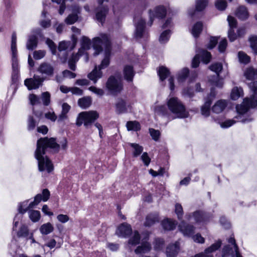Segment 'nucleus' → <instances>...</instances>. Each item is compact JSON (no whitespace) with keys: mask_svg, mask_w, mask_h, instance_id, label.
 I'll list each match as a JSON object with an SVG mask.
<instances>
[{"mask_svg":"<svg viewBox=\"0 0 257 257\" xmlns=\"http://www.w3.org/2000/svg\"><path fill=\"white\" fill-rule=\"evenodd\" d=\"M62 149L65 150L67 147L66 139H63L60 143ZM60 145H58L54 138H41L37 141V149L35 152V158L38 162V167L40 171H47L48 173L53 170V166L47 157L45 155L48 148L53 149L54 151H59Z\"/></svg>","mask_w":257,"mask_h":257,"instance_id":"1","label":"nucleus"},{"mask_svg":"<svg viewBox=\"0 0 257 257\" xmlns=\"http://www.w3.org/2000/svg\"><path fill=\"white\" fill-rule=\"evenodd\" d=\"M250 87L253 92L252 95L249 98H244L241 104L236 106L237 116H235L234 119H228L222 122L220 124L221 127L228 128L232 126L237 121L247 123L252 120L251 117L245 118L243 115L249 108L257 107V81L250 83Z\"/></svg>","mask_w":257,"mask_h":257,"instance_id":"2","label":"nucleus"},{"mask_svg":"<svg viewBox=\"0 0 257 257\" xmlns=\"http://www.w3.org/2000/svg\"><path fill=\"white\" fill-rule=\"evenodd\" d=\"M168 109L176 117L185 118L188 116V112L186 110L185 105L176 97L169 96L167 100Z\"/></svg>","mask_w":257,"mask_h":257,"instance_id":"3","label":"nucleus"},{"mask_svg":"<svg viewBox=\"0 0 257 257\" xmlns=\"http://www.w3.org/2000/svg\"><path fill=\"white\" fill-rule=\"evenodd\" d=\"M209 68L216 74V75L209 77V81L213 86L222 88L224 84L223 78L220 77V74L223 70L222 63L220 62L213 63L209 66Z\"/></svg>","mask_w":257,"mask_h":257,"instance_id":"4","label":"nucleus"},{"mask_svg":"<svg viewBox=\"0 0 257 257\" xmlns=\"http://www.w3.org/2000/svg\"><path fill=\"white\" fill-rule=\"evenodd\" d=\"M99 114L96 111H88L80 112L76 119V124L78 126H81L83 123L87 127L93 122L98 118Z\"/></svg>","mask_w":257,"mask_h":257,"instance_id":"5","label":"nucleus"},{"mask_svg":"<svg viewBox=\"0 0 257 257\" xmlns=\"http://www.w3.org/2000/svg\"><path fill=\"white\" fill-rule=\"evenodd\" d=\"M92 46L95 50V54L97 55L102 50L104 46L109 52L110 41L109 37L105 34H101L99 36L92 39Z\"/></svg>","mask_w":257,"mask_h":257,"instance_id":"6","label":"nucleus"},{"mask_svg":"<svg viewBox=\"0 0 257 257\" xmlns=\"http://www.w3.org/2000/svg\"><path fill=\"white\" fill-rule=\"evenodd\" d=\"M90 40L85 37L83 36L81 40V48L79 49L78 52L77 54L73 55L71 58L69 60V68L72 70H75V63L78 61L79 57L84 54V51L89 50L91 47Z\"/></svg>","mask_w":257,"mask_h":257,"instance_id":"7","label":"nucleus"},{"mask_svg":"<svg viewBox=\"0 0 257 257\" xmlns=\"http://www.w3.org/2000/svg\"><path fill=\"white\" fill-rule=\"evenodd\" d=\"M109 64V56L106 55L102 60L101 64L98 66H95L94 69L88 74V78L93 81L94 83L97 80L102 77V73L101 70L107 67Z\"/></svg>","mask_w":257,"mask_h":257,"instance_id":"8","label":"nucleus"},{"mask_svg":"<svg viewBox=\"0 0 257 257\" xmlns=\"http://www.w3.org/2000/svg\"><path fill=\"white\" fill-rule=\"evenodd\" d=\"M11 51L12 55V68L14 76H16L19 72V62L17 58V35L13 33L12 36Z\"/></svg>","mask_w":257,"mask_h":257,"instance_id":"9","label":"nucleus"},{"mask_svg":"<svg viewBox=\"0 0 257 257\" xmlns=\"http://www.w3.org/2000/svg\"><path fill=\"white\" fill-rule=\"evenodd\" d=\"M106 88L111 94H116L120 92L122 89L120 79L110 76L106 83Z\"/></svg>","mask_w":257,"mask_h":257,"instance_id":"10","label":"nucleus"},{"mask_svg":"<svg viewBox=\"0 0 257 257\" xmlns=\"http://www.w3.org/2000/svg\"><path fill=\"white\" fill-rule=\"evenodd\" d=\"M28 200L25 201L21 203L19 206V213L16 214L14 219L12 233L14 234L15 232L17 230L18 228H20L22 224V219L23 217V214L25 213L28 209Z\"/></svg>","mask_w":257,"mask_h":257,"instance_id":"11","label":"nucleus"},{"mask_svg":"<svg viewBox=\"0 0 257 257\" xmlns=\"http://www.w3.org/2000/svg\"><path fill=\"white\" fill-rule=\"evenodd\" d=\"M200 58H201V60L204 63L207 64L210 61L211 55L210 53L204 50H201L197 52V54L195 56L192 60V67L196 68L199 66Z\"/></svg>","mask_w":257,"mask_h":257,"instance_id":"12","label":"nucleus"},{"mask_svg":"<svg viewBox=\"0 0 257 257\" xmlns=\"http://www.w3.org/2000/svg\"><path fill=\"white\" fill-rule=\"evenodd\" d=\"M186 218L189 221L194 222L198 225H204L208 220L207 215L200 211L194 212L192 215L187 214Z\"/></svg>","mask_w":257,"mask_h":257,"instance_id":"13","label":"nucleus"},{"mask_svg":"<svg viewBox=\"0 0 257 257\" xmlns=\"http://www.w3.org/2000/svg\"><path fill=\"white\" fill-rule=\"evenodd\" d=\"M170 10V8L168 6H165L163 5H160L157 6L154 8L153 11L150 10L149 12V16L151 24L152 25L153 19L155 17L159 18H163Z\"/></svg>","mask_w":257,"mask_h":257,"instance_id":"14","label":"nucleus"},{"mask_svg":"<svg viewBox=\"0 0 257 257\" xmlns=\"http://www.w3.org/2000/svg\"><path fill=\"white\" fill-rule=\"evenodd\" d=\"M44 79L39 76L34 75L33 78L26 79L25 80V85L29 90L35 89L42 85Z\"/></svg>","mask_w":257,"mask_h":257,"instance_id":"15","label":"nucleus"},{"mask_svg":"<svg viewBox=\"0 0 257 257\" xmlns=\"http://www.w3.org/2000/svg\"><path fill=\"white\" fill-rule=\"evenodd\" d=\"M50 192L47 189H45L43 190L42 194H37L33 202L29 203L27 207L29 208H33L35 206L38 205L41 201L44 202L47 201L50 197Z\"/></svg>","mask_w":257,"mask_h":257,"instance_id":"16","label":"nucleus"},{"mask_svg":"<svg viewBox=\"0 0 257 257\" xmlns=\"http://www.w3.org/2000/svg\"><path fill=\"white\" fill-rule=\"evenodd\" d=\"M215 95V93L212 90L204 104L202 106L201 108V112L202 115L204 117H207L210 115V105L212 100L214 98Z\"/></svg>","mask_w":257,"mask_h":257,"instance_id":"17","label":"nucleus"},{"mask_svg":"<svg viewBox=\"0 0 257 257\" xmlns=\"http://www.w3.org/2000/svg\"><path fill=\"white\" fill-rule=\"evenodd\" d=\"M227 21L230 28L228 30V36L230 41L232 42L236 40L237 37H239L237 34L236 35L234 33V29L237 26V21L233 17L228 16L227 17Z\"/></svg>","mask_w":257,"mask_h":257,"instance_id":"18","label":"nucleus"},{"mask_svg":"<svg viewBox=\"0 0 257 257\" xmlns=\"http://www.w3.org/2000/svg\"><path fill=\"white\" fill-rule=\"evenodd\" d=\"M148 237H145L141 240V244L135 250L136 254L146 253L149 252L151 249V245L148 242Z\"/></svg>","mask_w":257,"mask_h":257,"instance_id":"19","label":"nucleus"},{"mask_svg":"<svg viewBox=\"0 0 257 257\" xmlns=\"http://www.w3.org/2000/svg\"><path fill=\"white\" fill-rule=\"evenodd\" d=\"M134 21L136 23L135 37L138 39L141 38L144 33L145 22L142 18L138 17H135Z\"/></svg>","mask_w":257,"mask_h":257,"instance_id":"20","label":"nucleus"},{"mask_svg":"<svg viewBox=\"0 0 257 257\" xmlns=\"http://www.w3.org/2000/svg\"><path fill=\"white\" fill-rule=\"evenodd\" d=\"M132 232L131 226L130 224L123 223L117 227L116 234L119 237H126Z\"/></svg>","mask_w":257,"mask_h":257,"instance_id":"21","label":"nucleus"},{"mask_svg":"<svg viewBox=\"0 0 257 257\" xmlns=\"http://www.w3.org/2000/svg\"><path fill=\"white\" fill-rule=\"evenodd\" d=\"M180 249L179 242L176 241L167 247L166 253L167 257H176Z\"/></svg>","mask_w":257,"mask_h":257,"instance_id":"22","label":"nucleus"},{"mask_svg":"<svg viewBox=\"0 0 257 257\" xmlns=\"http://www.w3.org/2000/svg\"><path fill=\"white\" fill-rule=\"evenodd\" d=\"M72 11V13L69 15L65 20V22L68 25H72L77 21V14L80 13V8L78 6H75L73 7Z\"/></svg>","mask_w":257,"mask_h":257,"instance_id":"23","label":"nucleus"},{"mask_svg":"<svg viewBox=\"0 0 257 257\" xmlns=\"http://www.w3.org/2000/svg\"><path fill=\"white\" fill-rule=\"evenodd\" d=\"M179 228L184 236H190L194 232V227L192 225L187 224L184 221H182L179 224Z\"/></svg>","mask_w":257,"mask_h":257,"instance_id":"24","label":"nucleus"},{"mask_svg":"<svg viewBox=\"0 0 257 257\" xmlns=\"http://www.w3.org/2000/svg\"><path fill=\"white\" fill-rule=\"evenodd\" d=\"M154 113L156 115H162L164 116H169V113L168 109L165 105H160L156 102L152 107Z\"/></svg>","mask_w":257,"mask_h":257,"instance_id":"25","label":"nucleus"},{"mask_svg":"<svg viewBox=\"0 0 257 257\" xmlns=\"http://www.w3.org/2000/svg\"><path fill=\"white\" fill-rule=\"evenodd\" d=\"M38 70L42 74L50 76L53 74L54 68L51 64L43 63L40 65Z\"/></svg>","mask_w":257,"mask_h":257,"instance_id":"26","label":"nucleus"},{"mask_svg":"<svg viewBox=\"0 0 257 257\" xmlns=\"http://www.w3.org/2000/svg\"><path fill=\"white\" fill-rule=\"evenodd\" d=\"M221 241L218 240L209 247L206 248L204 252H202L205 257H213L212 253L217 250L220 247Z\"/></svg>","mask_w":257,"mask_h":257,"instance_id":"27","label":"nucleus"},{"mask_svg":"<svg viewBox=\"0 0 257 257\" xmlns=\"http://www.w3.org/2000/svg\"><path fill=\"white\" fill-rule=\"evenodd\" d=\"M235 15L239 19L245 20L248 18L249 13L246 7L240 6L237 9Z\"/></svg>","mask_w":257,"mask_h":257,"instance_id":"28","label":"nucleus"},{"mask_svg":"<svg viewBox=\"0 0 257 257\" xmlns=\"http://www.w3.org/2000/svg\"><path fill=\"white\" fill-rule=\"evenodd\" d=\"M227 103L225 100H218L212 106V111L215 113H219L223 111Z\"/></svg>","mask_w":257,"mask_h":257,"instance_id":"29","label":"nucleus"},{"mask_svg":"<svg viewBox=\"0 0 257 257\" xmlns=\"http://www.w3.org/2000/svg\"><path fill=\"white\" fill-rule=\"evenodd\" d=\"M30 233L28 226L24 224L21 225L19 230L15 231L14 234L16 233L19 237H23L27 238Z\"/></svg>","mask_w":257,"mask_h":257,"instance_id":"30","label":"nucleus"},{"mask_svg":"<svg viewBox=\"0 0 257 257\" xmlns=\"http://www.w3.org/2000/svg\"><path fill=\"white\" fill-rule=\"evenodd\" d=\"M123 74L125 79L127 81H132L135 72L133 68L131 65L125 66L123 69Z\"/></svg>","mask_w":257,"mask_h":257,"instance_id":"31","label":"nucleus"},{"mask_svg":"<svg viewBox=\"0 0 257 257\" xmlns=\"http://www.w3.org/2000/svg\"><path fill=\"white\" fill-rule=\"evenodd\" d=\"M203 28V24L200 22H197L193 25L191 32L193 37L196 38L198 37L201 32H202Z\"/></svg>","mask_w":257,"mask_h":257,"instance_id":"32","label":"nucleus"},{"mask_svg":"<svg viewBox=\"0 0 257 257\" xmlns=\"http://www.w3.org/2000/svg\"><path fill=\"white\" fill-rule=\"evenodd\" d=\"M38 44V39L34 35L30 36L27 41L26 47L29 50H32L36 48Z\"/></svg>","mask_w":257,"mask_h":257,"instance_id":"33","label":"nucleus"},{"mask_svg":"<svg viewBox=\"0 0 257 257\" xmlns=\"http://www.w3.org/2000/svg\"><path fill=\"white\" fill-rule=\"evenodd\" d=\"M62 110L61 113L58 117V121H62L67 118V114L70 109L71 106L66 103H64L62 104Z\"/></svg>","mask_w":257,"mask_h":257,"instance_id":"34","label":"nucleus"},{"mask_svg":"<svg viewBox=\"0 0 257 257\" xmlns=\"http://www.w3.org/2000/svg\"><path fill=\"white\" fill-rule=\"evenodd\" d=\"M162 225L165 230H171L175 228L176 223L172 220L166 219L162 221Z\"/></svg>","mask_w":257,"mask_h":257,"instance_id":"35","label":"nucleus"},{"mask_svg":"<svg viewBox=\"0 0 257 257\" xmlns=\"http://www.w3.org/2000/svg\"><path fill=\"white\" fill-rule=\"evenodd\" d=\"M243 95V90L241 88L235 87L231 92L230 97L232 100H236Z\"/></svg>","mask_w":257,"mask_h":257,"instance_id":"36","label":"nucleus"},{"mask_svg":"<svg viewBox=\"0 0 257 257\" xmlns=\"http://www.w3.org/2000/svg\"><path fill=\"white\" fill-rule=\"evenodd\" d=\"M54 228L50 223L43 224L40 228V231L42 234H48L53 231Z\"/></svg>","mask_w":257,"mask_h":257,"instance_id":"37","label":"nucleus"},{"mask_svg":"<svg viewBox=\"0 0 257 257\" xmlns=\"http://www.w3.org/2000/svg\"><path fill=\"white\" fill-rule=\"evenodd\" d=\"M78 105L82 108H86L89 107L91 103V99L89 97H84L80 98L78 101Z\"/></svg>","mask_w":257,"mask_h":257,"instance_id":"38","label":"nucleus"},{"mask_svg":"<svg viewBox=\"0 0 257 257\" xmlns=\"http://www.w3.org/2000/svg\"><path fill=\"white\" fill-rule=\"evenodd\" d=\"M107 12V9L103 8L100 11H98L96 14V18L97 20L102 24L104 21Z\"/></svg>","mask_w":257,"mask_h":257,"instance_id":"39","label":"nucleus"},{"mask_svg":"<svg viewBox=\"0 0 257 257\" xmlns=\"http://www.w3.org/2000/svg\"><path fill=\"white\" fill-rule=\"evenodd\" d=\"M157 221H158V216L157 214H150L146 217L145 225L150 226Z\"/></svg>","mask_w":257,"mask_h":257,"instance_id":"40","label":"nucleus"},{"mask_svg":"<svg viewBox=\"0 0 257 257\" xmlns=\"http://www.w3.org/2000/svg\"><path fill=\"white\" fill-rule=\"evenodd\" d=\"M141 237L139 232L135 231L128 240V244L136 245L140 242Z\"/></svg>","mask_w":257,"mask_h":257,"instance_id":"41","label":"nucleus"},{"mask_svg":"<svg viewBox=\"0 0 257 257\" xmlns=\"http://www.w3.org/2000/svg\"><path fill=\"white\" fill-rule=\"evenodd\" d=\"M158 74L161 81L164 80L169 74V70L165 67L161 66L158 70Z\"/></svg>","mask_w":257,"mask_h":257,"instance_id":"42","label":"nucleus"},{"mask_svg":"<svg viewBox=\"0 0 257 257\" xmlns=\"http://www.w3.org/2000/svg\"><path fill=\"white\" fill-rule=\"evenodd\" d=\"M28 214L30 219L34 222L38 221L40 219V212L38 210H30Z\"/></svg>","mask_w":257,"mask_h":257,"instance_id":"43","label":"nucleus"},{"mask_svg":"<svg viewBox=\"0 0 257 257\" xmlns=\"http://www.w3.org/2000/svg\"><path fill=\"white\" fill-rule=\"evenodd\" d=\"M128 131H138L140 129V124L137 121H130L126 124Z\"/></svg>","mask_w":257,"mask_h":257,"instance_id":"44","label":"nucleus"},{"mask_svg":"<svg viewBox=\"0 0 257 257\" xmlns=\"http://www.w3.org/2000/svg\"><path fill=\"white\" fill-rule=\"evenodd\" d=\"M245 75L248 79H254L257 77V71L252 68H249L246 70Z\"/></svg>","mask_w":257,"mask_h":257,"instance_id":"45","label":"nucleus"},{"mask_svg":"<svg viewBox=\"0 0 257 257\" xmlns=\"http://www.w3.org/2000/svg\"><path fill=\"white\" fill-rule=\"evenodd\" d=\"M171 31L169 30L164 31L160 35L159 41L161 43H165L169 39Z\"/></svg>","mask_w":257,"mask_h":257,"instance_id":"46","label":"nucleus"},{"mask_svg":"<svg viewBox=\"0 0 257 257\" xmlns=\"http://www.w3.org/2000/svg\"><path fill=\"white\" fill-rule=\"evenodd\" d=\"M208 0H196V10L197 11H203L207 6Z\"/></svg>","mask_w":257,"mask_h":257,"instance_id":"47","label":"nucleus"},{"mask_svg":"<svg viewBox=\"0 0 257 257\" xmlns=\"http://www.w3.org/2000/svg\"><path fill=\"white\" fill-rule=\"evenodd\" d=\"M29 100L30 101V103L33 106L41 103L40 98L34 94L29 95Z\"/></svg>","mask_w":257,"mask_h":257,"instance_id":"48","label":"nucleus"},{"mask_svg":"<svg viewBox=\"0 0 257 257\" xmlns=\"http://www.w3.org/2000/svg\"><path fill=\"white\" fill-rule=\"evenodd\" d=\"M50 93L47 91L42 93L41 99L44 105L48 106L50 103Z\"/></svg>","mask_w":257,"mask_h":257,"instance_id":"49","label":"nucleus"},{"mask_svg":"<svg viewBox=\"0 0 257 257\" xmlns=\"http://www.w3.org/2000/svg\"><path fill=\"white\" fill-rule=\"evenodd\" d=\"M38 122L34 119L33 116H30L28 120V129L29 131L33 130L38 124Z\"/></svg>","mask_w":257,"mask_h":257,"instance_id":"50","label":"nucleus"},{"mask_svg":"<svg viewBox=\"0 0 257 257\" xmlns=\"http://www.w3.org/2000/svg\"><path fill=\"white\" fill-rule=\"evenodd\" d=\"M131 146L134 149L133 151L134 156L137 157L142 153L143 148L142 146H140L137 144H131Z\"/></svg>","mask_w":257,"mask_h":257,"instance_id":"51","label":"nucleus"},{"mask_svg":"<svg viewBox=\"0 0 257 257\" xmlns=\"http://www.w3.org/2000/svg\"><path fill=\"white\" fill-rule=\"evenodd\" d=\"M126 109V103L125 101L121 100L116 104V109L119 112H124Z\"/></svg>","mask_w":257,"mask_h":257,"instance_id":"52","label":"nucleus"},{"mask_svg":"<svg viewBox=\"0 0 257 257\" xmlns=\"http://www.w3.org/2000/svg\"><path fill=\"white\" fill-rule=\"evenodd\" d=\"M189 73V69L188 68H183L178 74V81L183 82L187 77Z\"/></svg>","mask_w":257,"mask_h":257,"instance_id":"53","label":"nucleus"},{"mask_svg":"<svg viewBox=\"0 0 257 257\" xmlns=\"http://www.w3.org/2000/svg\"><path fill=\"white\" fill-rule=\"evenodd\" d=\"M238 56L239 60L241 63L246 64L249 62V57L243 52H239Z\"/></svg>","mask_w":257,"mask_h":257,"instance_id":"54","label":"nucleus"},{"mask_svg":"<svg viewBox=\"0 0 257 257\" xmlns=\"http://www.w3.org/2000/svg\"><path fill=\"white\" fill-rule=\"evenodd\" d=\"M250 47L253 51L257 54V36H252L249 38Z\"/></svg>","mask_w":257,"mask_h":257,"instance_id":"55","label":"nucleus"},{"mask_svg":"<svg viewBox=\"0 0 257 257\" xmlns=\"http://www.w3.org/2000/svg\"><path fill=\"white\" fill-rule=\"evenodd\" d=\"M228 242L233 246L234 251L235 252L236 257H242L238 251V248L235 243V240L234 237H230L228 240Z\"/></svg>","mask_w":257,"mask_h":257,"instance_id":"56","label":"nucleus"},{"mask_svg":"<svg viewBox=\"0 0 257 257\" xmlns=\"http://www.w3.org/2000/svg\"><path fill=\"white\" fill-rule=\"evenodd\" d=\"M46 54V52L44 50H38L35 51L33 53V57L36 60H39L43 58Z\"/></svg>","mask_w":257,"mask_h":257,"instance_id":"57","label":"nucleus"},{"mask_svg":"<svg viewBox=\"0 0 257 257\" xmlns=\"http://www.w3.org/2000/svg\"><path fill=\"white\" fill-rule=\"evenodd\" d=\"M149 132H150L151 137H152V139L154 140L157 141L159 140L160 135H161L159 131L156 130L153 128H150L149 130Z\"/></svg>","mask_w":257,"mask_h":257,"instance_id":"58","label":"nucleus"},{"mask_svg":"<svg viewBox=\"0 0 257 257\" xmlns=\"http://www.w3.org/2000/svg\"><path fill=\"white\" fill-rule=\"evenodd\" d=\"M226 6V2L225 0H217L215 3L216 8L219 10H224Z\"/></svg>","mask_w":257,"mask_h":257,"instance_id":"59","label":"nucleus"},{"mask_svg":"<svg viewBox=\"0 0 257 257\" xmlns=\"http://www.w3.org/2000/svg\"><path fill=\"white\" fill-rule=\"evenodd\" d=\"M47 45L50 48L53 54H56V46L54 43L50 39H47L46 42Z\"/></svg>","mask_w":257,"mask_h":257,"instance_id":"60","label":"nucleus"},{"mask_svg":"<svg viewBox=\"0 0 257 257\" xmlns=\"http://www.w3.org/2000/svg\"><path fill=\"white\" fill-rule=\"evenodd\" d=\"M45 116L47 119L55 121L57 119V116L53 111H49L45 113Z\"/></svg>","mask_w":257,"mask_h":257,"instance_id":"61","label":"nucleus"},{"mask_svg":"<svg viewBox=\"0 0 257 257\" xmlns=\"http://www.w3.org/2000/svg\"><path fill=\"white\" fill-rule=\"evenodd\" d=\"M70 45H71V44L70 42L62 41L59 43L58 50L60 51L65 50L68 48Z\"/></svg>","mask_w":257,"mask_h":257,"instance_id":"62","label":"nucleus"},{"mask_svg":"<svg viewBox=\"0 0 257 257\" xmlns=\"http://www.w3.org/2000/svg\"><path fill=\"white\" fill-rule=\"evenodd\" d=\"M89 90L98 96H102L104 94V91L102 89L94 86L90 87Z\"/></svg>","mask_w":257,"mask_h":257,"instance_id":"63","label":"nucleus"},{"mask_svg":"<svg viewBox=\"0 0 257 257\" xmlns=\"http://www.w3.org/2000/svg\"><path fill=\"white\" fill-rule=\"evenodd\" d=\"M222 257H234L233 254V251L229 250L228 247L226 246L223 248Z\"/></svg>","mask_w":257,"mask_h":257,"instance_id":"64","label":"nucleus"}]
</instances>
